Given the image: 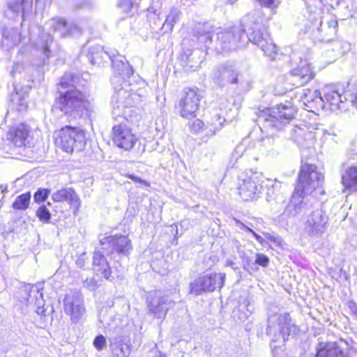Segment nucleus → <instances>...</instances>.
<instances>
[{
	"label": "nucleus",
	"instance_id": "2eb2a0df",
	"mask_svg": "<svg viewBox=\"0 0 357 357\" xmlns=\"http://www.w3.org/2000/svg\"><path fill=\"white\" fill-rule=\"evenodd\" d=\"M184 96L181 98L178 102L180 114L182 117L190 119L195 116L197 111L200 98L197 90L186 88L183 90Z\"/></svg>",
	"mask_w": 357,
	"mask_h": 357
},
{
	"label": "nucleus",
	"instance_id": "052dcab7",
	"mask_svg": "<svg viewBox=\"0 0 357 357\" xmlns=\"http://www.w3.org/2000/svg\"><path fill=\"white\" fill-rule=\"evenodd\" d=\"M89 3V0H85L84 3L83 4L79 5L80 7L84 6L85 4H88Z\"/></svg>",
	"mask_w": 357,
	"mask_h": 357
},
{
	"label": "nucleus",
	"instance_id": "bf43d9fd",
	"mask_svg": "<svg viewBox=\"0 0 357 357\" xmlns=\"http://www.w3.org/2000/svg\"><path fill=\"white\" fill-rule=\"evenodd\" d=\"M155 357H167L165 354H163L161 351H158V354L155 356Z\"/></svg>",
	"mask_w": 357,
	"mask_h": 357
},
{
	"label": "nucleus",
	"instance_id": "c03bdc74",
	"mask_svg": "<svg viewBox=\"0 0 357 357\" xmlns=\"http://www.w3.org/2000/svg\"><path fill=\"white\" fill-rule=\"evenodd\" d=\"M83 286H84V287H85L91 291H94L97 289L98 284H97L96 280L94 278H86L83 282Z\"/></svg>",
	"mask_w": 357,
	"mask_h": 357
},
{
	"label": "nucleus",
	"instance_id": "ea45409f",
	"mask_svg": "<svg viewBox=\"0 0 357 357\" xmlns=\"http://www.w3.org/2000/svg\"><path fill=\"white\" fill-rule=\"evenodd\" d=\"M93 345L98 351L102 350L106 345L105 337L102 335L96 336L93 340Z\"/></svg>",
	"mask_w": 357,
	"mask_h": 357
},
{
	"label": "nucleus",
	"instance_id": "e433bc0d",
	"mask_svg": "<svg viewBox=\"0 0 357 357\" xmlns=\"http://www.w3.org/2000/svg\"><path fill=\"white\" fill-rule=\"evenodd\" d=\"M50 192L47 188H39L33 195L34 202L38 204L45 202Z\"/></svg>",
	"mask_w": 357,
	"mask_h": 357
},
{
	"label": "nucleus",
	"instance_id": "7ed1b4c3",
	"mask_svg": "<svg viewBox=\"0 0 357 357\" xmlns=\"http://www.w3.org/2000/svg\"><path fill=\"white\" fill-rule=\"evenodd\" d=\"M323 182L324 176L317 171L315 165L302 162L298 183L291 199L284 208L283 215L295 216L311 211L312 205L305 199V195L312 194Z\"/></svg>",
	"mask_w": 357,
	"mask_h": 357
},
{
	"label": "nucleus",
	"instance_id": "6e6d98bb",
	"mask_svg": "<svg viewBox=\"0 0 357 357\" xmlns=\"http://www.w3.org/2000/svg\"><path fill=\"white\" fill-rule=\"evenodd\" d=\"M328 24L330 27L335 29V27L337 26V22L335 20H331L328 22Z\"/></svg>",
	"mask_w": 357,
	"mask_h": 357
},
{
	"label": "nucleus",
	"instance_id": "393cba45",
	"mask_svg": "<svg viewBox=\"0 0 357 357\" xmlns=\"http://www.w3.org/2000/svg\"><path fill=\"white\" fill-rule=\"evenodd\" d=\"M317 357H346L342 349L335 342H319L316 347Z\"/></svg>",
	"mask_w": 357,
	"mask_h": 357
},
{
	"label": "nucleus",
	"instance_id": "f257e3e1",
	"mask_svg": "<svg viewBox=\"0 0 357 357\" xmlns=\"http://www.w3.org/2000/svg\"><path fill=\"white\" fill-rule=\"evenodd\" d=\"M259 11H252L241 20V27L234 26L216 33H199L197 39L206 53L217 54L230 52L244 47L248 42L257 45L268 56L272 57L277 52V47L265 33V26L261 24Z\"/></svg>",
	"mask_w": 357,
	"mask_h": 357
},
{
	"label": "nucleus",
	"instance_id": "7c9ffc66",
	"mask_svg": "<svg viewBox=\"0 0 357 357\" xmlns=\"http://www.w3.org/2000/svg\"><path fill=\"white\" fill-rule=\"evenodd\" d=\"M259 1L261 6L268 11V13L265 14L260 9L254 10L259 11V17H261V19L259 17H257V19L259 21L261 20V24H264V21H268L275 13V10L279 5V1L277 0H259Z\"/></svg>",
	"mask_w": 357,
	"mask_h": 357
},
{
	"label": "nucleus",
	"instance_id": "a878e982",
	"mask_svg": "<svg viewBox=\"0 0 357 357\" xmlns=\"http://www.w3.org/2000/svg\"><path fill=\"white\" fill-rule=\"evenodd\" d=\"M114 52H107L101 46L96 45L90 47L87 57L91 64L100 66L110 61L114 56Z\"/></svg>",
	"mask_w": 357,
	"mask_h": 357
},
{
	"label": "nucleus",
	"instance_id": "20e7f679",
	"mask_svg": "<svg viewBox=\"0 0 357 357\" xmlns=\"http://www.w3.org/2000/svg\"><path fill=\"white\" fill-rule=\"evenodd\" d=\"M296 109L290 101H285L273 109L260 111L257 121L265 128L281 129L294 119Z\"/></svg>",
	"mask_w": 357,
	"mask_h": 357
},
{
	"label": "nucleus",
	"instance_id": "f8f14e48",
	"mask_svg": "<svg viewBox=\"0 0 357 357\" xmlns=\"http://www.w3.org/2000/svg\"><path fill=\"white\" fill-rule=\"evenodd\" d=\"M114 70V76L111 79L113 86L129 87L130 84L126 81L133 74V69L126 61L124 56L114 53V56L110 60Z\"/></svg>",
	"mask_w": 357,
	"mask_h": 357
},
{
	"label": "nucleus",
	"instance_id": "5fc2aeb1",
	"mask_svg": "<svg viewBox=\"0 0 357 357\" xmlns=\"http://www.w3.org/2000/svg\"><path fill=\"white\" fill-rule=\"evenodd\" d=\"M322 23V21L321 19H315L314 22H312L313 26L317 28L318 30H319V26H321Z\"/></svg>",
	"mask_w": 357,
	"mask_h": 357
},
{
	"label": "nucleus",
	"instance_id": "ddd939ff",
	"mask_svg": "<svg viewBox=\"0 0 357 357\" xmlns=\"http://www.w3.org/2000/svg\"><path fill=\"white\" fill-rule=\"evenodd\" d=\"M261 181L256 173L241 178L238 186V194L244 201L257 199L261 193Z\"/></svg>",
	"mask_w": 357,
	"mask_h": 357
},
{
	"label": "nucleus",
	"instance_id": "de8ad7c7",
	"mask_svg": "<svg viewBox=\"0 0 357 357\" xmlns=\"http://www.w3.org/2000/svg\"><path fill=\"white\" fill-rule=\"evenodd\" d=\"M119 6L125 10H128L132 7V0H120Z\"/></svg>",
	"mask_w": 357,
	"mask_h": 357
},
{
	"label": "nucleus",
	"instance_id": "c756f323",
	"mask_svg": "<svg viewBox=\"0 0 357 357\" xmlns=\"http://www.w3.org/2000/svg\"><path fill=\"white\" fill-rule=\"evenodd\" d=\"M109 347L114 356L128 357L130 354V347L123 342L121 337H115L110 340Z\"/></svg>",
	"mask_w": 357,
	"mask_h": 357
},
{
	"label": "nucleus",
	"instance_id": "39448f33",
	"mask_svg": "<svg viewBox=\"0 0 357 357\" xmlns=\"http://www.w3.org/2000/svg\"><path fill=\"white\" fill-rule=\"evenodd\" d=\"M298 331V328L293 323L290 314L287 312L275 314L269 317L266 333L272 336V340L278 342L282 338V342H285L290 336L295 335Z\"/></svg>",
	"mask_w": 357,
	"mask_h": 357
},
{
	"label": "nucleus",
	"instance_id": "dca6fc26",
	"mask_svg": "<svg viewBox=\"0 0 357 357\" xmlns=\"http://www.w3.org/2000/svg\"><path fill=\"white\" fill-rule=\"evenodd\" d=\"M324 101L328 102L335 109H347L345 105L347 101V96L342 86L337 84L326 85L322 89Z\"/></svg>",
	"mask_w": 357,
	"mask_h": 357
},
{
	"label": "nucleus",
	"instance_id": "4468645a",
	"mask_svg": "<svg viewBox=\"0 0 357 357\" xmlns=\"http://www.w3.org/2000/svg\"><path fill=\"white\" fill-rule=\"evenodd\" d=\"M328 218L321 208H313L307 216L305 229L311 236L322 234L326 229Z\"/></svg>",
	"mask_w": 357,
	"mask_h": 357
},
{
	"label": "nucleus",
	"instance_id": "37998d69",
	"mask_svg": "<svg viewBox=\"0 0 357 357\" xmlns=\"http://www.w3.org/2000/svg\"><path fill=\"white\" fill-rule=\"evenodd\" d=\"M305 97L308 102H313L317 99L319 100L321 102H324V95L322 96L321 91L319 90H314L312 96L305 94Z\"/></svg>",
	"mask_w": 357,
	"mask_h": 357
},
{
	"label": "nucleus",
	"instance_id": "79ce46f5",
	"mask_svg": "<svg viewBox=\"0 0 357 357\" xmlns=\"http://www.w3.org/2000/svg\"><path fill=\"white\" fill-rule=\"evenodd\" d=\"M189 126L191 131L198 132L203 128L204 123L200 119H197L190 122Z\"/></svg>",
	"mask_w": 357,
	"mask_h": 357
},
{
	"label": "nucleus",
	"instance_id": "58836bf2",
	"mask_svg": "<svg viewBox=\"0 0 357 357\" xmlns=\"http://www.w3.org/2000/svg\"><path fill=\"white\" fill-rule=\"evenodd\" d=\"M28 68H26L22 63H16L13 65V68L10 71V75L14 77L17 74H22L27 70Z\"/></svg>",
	"mask_w": 357,
	"mask_h": 357
},
{
	"label": "nucleus",
	"instance_id": "5701e85b",
	"mask_svg": "<svg viewBox=\"0 0 357 357\" xmlns=\"http://www.w3.org/2000/svg\"><path fill=\"white\" fill-rule=\"evenodd\" d=\"M52 199L55 202H67L70 206L74 207V213L79 210L81 204V201L77 194L70 188L57 190L52 195Z\"/></svg>",
	"mask_w": 357,
	"mask_h": 357
},
{
	"label": "nucleus",
	"instance_id": "2f4dec72",
	"mask_svg": "<svg viewBox=\"0 0 357 357\" xmlns=\"http://www.w3.org/2000/svg\"><path fill=\"white\" fill-rule=\"evenodd\" d=\"M181 14V12L178 8L174 7L171 9L169 14L166 17V20L162 24L165 31H172L173 30L174 24L178 21Z\"/></svg>",
	"mask_w": 357,
	"mask_h": 357
},
{
	"label": "nucleus",
	"instance_id": "9d476101",
	"mask_svg": "<svg viewBox=\"0 0 357 357\" xmlns=\"http://www.w3.org/2000/svg\"><path fill=\"white\" fill-rule=\"evenodd\" d=\"M225 278V273H217L200 276L190 283V293L200 295L203 292L213 291L216 288L221 289L224 285Z\"/></svg>",
	"mask_w": 357,
	"mask_h": 357
},
{
	"label": "nucleus",
	"instance_id": "4be33fe9",
	"mask_svg": "<svg viewBox=\"0 0 357 357\" xmlns=\"http://www.w3.org/2000/svg\"><path fill=\"white\" fill-rule=\"evenodd\" d=\"M93 269L97 275H100L106 280H113L110 266L100 251H95L93 256Z\"/></svg>",
	"mask_w": 357,
	"mask_h": 357
},
{
	"label": "nucleus",
	"instance_id": "0eeeda50",
	"mask_svg": "<svg viewBox=\"0 0 357 357\" xmlns=\"http://www.w3.org/2000/svg\"><path fill=\"white\" fill-rule=\"evenodd\" d=\"M114 93L112 98V113L115 118L127 119L129 108L139 101V96L129 87L114 86Z\"/></svg>",
	"mask_w": 357,
	"mask_h": 357
},
{
	"label": "nucleus",
	"instance_id": "72a5a7b5",
	"mask_svg": "<svg viewBox=\"0 0 357 357\" xmlns=\"http://www.w3.org/2000/svg\"><path fill=\"white\" fill-rule=\"evenodd\" d=\"M36 215L40 221L44 223H49L51 220L52 215L45 205L40 206L36 212Z\"/></svg>",
	"mask_w": 357,
	"mask_h": 357
},
{
	"label": "nucleus",
	"instance_id": "cd10ccee",
	"mask_svg": "<svg viewBox=\"0 0 357 357\" xmlns=\"http://www.w3.org/2000/svg\"><path fill=\"white\" fill-rule=\"evenodd\" d=\"M342 183L345 190L357 192V166L348 167L342 175Z\"/></svg>",
	"mask_w": 357,
	"mask_h": 357
},
{
	"label": "nucleus",
	"instance_id": "aec40b11",
	"mask_svg": "<svg viewBox=\"0 0 357 357\" xmlns=\"http://www.w3.org/2000/svg\"><path fill=\"white\" fill-rule=\"evenodd\" d=\"M293 77V84L296 87L307 84L315 77V72L310 63H305L301 66L294 68L290 72Z\"/></svg>",
	"mask_w": 357,
	"mask_h": 357
},
{
	"label": "nucleus",
	"instance_id": "c85d7f7f",
	"mask_svg": "<svg viewBox=\"0 0 357 357\" xmlns=\"http://www.w3.org/2000/svg\"><path fill=\"white\" fill-rule=\"evenodd\" d=\"M281 185L275 182L267 188L266 199L271 206L282 205L284 203V196L280 190Z\"/></svg>",
	"mask_w": 357,
	"mask_h": 357
},
{
	"label": "nucleus",
	"instance_id": "680f3d73",
	"mask_svg": "<svg viewBox=\"0 0 357 357\" xmlns=\"http://www.w3.org/2000/svg\"><path fill=\"white\" fill-rule=\"evenodd\" d=\"M178 228L176 227V234H175V236L178 234Z\"/></svg>",
	"mask_w": 357,
	"mask_h": 357
},
{
	"label": "nucleus",
	"instance_id": "09e8293b",
	"mask_svg": "<svg viewBox=\"0 0 357 357\" xmlns=\"http://www.w3.org/2000/svg\"><path fill=\"white\" fill-rule=\"evenodd\" d=\"M87 260V257L85 253L79 255L76 259V264L79 268H84L86 264V261Z\"/></svg>",
	"mask_w": 357,
	"mask_h": 357
},
{
	"label": "nucleus",
	"instance_id": "f03ea898",
	"mask_svg": "<svg viewBox=\"0 0 357 357\" xmlns=\"http://www.w3.org/2000/svg\"><path fill=\"white\" fill-rule=\"evenodd\" d=\"M77 76L65 73L61 78L59 97L53 108L59 109L68 121L86 119L94 114L93 103L90 96L75 86Z\"/></svg>",
	"mask_w": 357,
	"mask_h": 357
},
{
	"label": "nucleus",
	"instance_id": "8fccbe9b",
	"mask_svg": "<svg viewBox=\"0 0 357 357\" xmlns=\"http://www.w3.org/2000/svg\"><path fill=\"white\" fill-rule=\"evenodd\" d=\"M52 38L50 36H49L48 39L47 40H45V43L43 46V52L47 59L49 58V52H50V45L52 43Z\"/></svg>",
	"mask_w": 357,
	"mask_h": 357
},
{
	"label": "nucleus",
	"instance_id": "49530a36",
	"mask_svg": "<svg viewBox=\"0 0 357 357\" xmlns=\"http://www.w3.org/2000/svg\"><path fill=\"white\" fill-rule=\"evenodd\" d=\"M262 145L267 149H271L275 144V139L273 137L267 136L261 139Z\"/></svg>",
	"mask_w": 357,
	"mask_h": 357
},
{
	"label": "nucleus",
	"instance_id": "b1692460",
	"mask_svg": "<svg viewBox=\"0 0 357 357\" xmlns=\"http://www.w3.org/2000/svg\"><path fill=\"white\" fill-rule=\"evenodd\" d=\"M8 139L17 147L26 146L30 144L29 130L26 125L21 124L9 131Z\"/></svg>",
	"mask_w": 357,
	"mask_h": 357
},
{
	"label": "nucleus",
	"instance_id": "f704fd0d",
	"mask_svg": "<svg viewBox=\"0 0 357 357\" xmlns=\"http://www.w3.org/2000/svg\"><path fill=\"white\" fill-rule=\"evenodd\" d=\"M1 34L2 37L7 40L8 41H10L11 43H15L17 36L18 34L17 29L15 28H9L7 26H3L1 28Z\"/></svg>",
	"mask_w": 357,
	"mask_h": 357
},
{
	"label": "nucleus",
	"instance_id": "9b49d317",
	"mask_svg": "<svg viewBox=\"0 0 357 357\" xmlns=\"http://www.w3.org/2000/svg\"><path fill=\"white\" fill-rule=\"evenodd\" d=\"M63 303L64 312L70 317L72 323H79L86 312L82 294L76 290L70 291L65 295Z\"/></svg>",
	"mask_w": 357,
	"mask_h": 357
},
{
	"label": "nucleus",
	"instance_id": "3c124183",
	"mask_svg": "<svg viewBox=\"0 0 357 357\" xmlns=\"http://www.w3.org/2000/svg\"><path fill=\"white\" fill-rule=\"evenodd\" d=\"M128 177L135 183H139L145 186H149V183L146 181L143 180L137 176L129 175Z\"/></svg>",
	"mask_w": 357,
	"mask_h": 357
},
{
	"label": "nucleus",
	"instance_id": "603ef678",
	"mask_svg": "<svg viewBox=\"0 0 357 357\" xmlns=\"http://www.w3.org/2000/svg\"><path fill=\"white\" fill-rule=\"evenodd\" d=\"M349 308L357 317V305L354 302L351 301L349 303Z\"/></svg>",
	"mask_w": 357,
	"mask_h": 357
},
{
	"label": "nucleus",
	"instance_id": "1a4fd4ad",
	"mask_svg": "<svg viewBox=\"0 0 357 357\" xmlns=\"http://www.w3.org/2000/svg\"><path fill=\"white\" fill-rule=\"evenodd\" d=\"M146 303L149 314L156 319H164L174 301L161 290H153L146 294Z\"/></svg>",
	"mask_w": 357,
	"mask_h": 357
},
{
	"label": "nucleus",
	"instance_id": "bb28decb",
	"mask_svg": "<svg viewBox=\"0 0 357 357\" xmlns=\"http://www.w3.org/2000/svg\"><path fill=\"white\" fill-rule=\"evenodd\" d=\"M29 304H33L37 307L36 313L40 315L46 316L47 308L44 307L45 301L43 293L38 286H32L26 298Z\"/></svg>",
	"mask_w": 357,
	"mask_h": 357
},
{
	"label": "nucleus",
	"instance_id": "6e6552de",
	"mask_svg": "<svg viewBox=\"0 0 357 357\" xmlns=\"http://www.w3.org/2000/svg\"><path fill=\"white\" fill-rule=\"evenodd\" d=\"M210 77L217 86L222 88L227 84H240L243 73L236 62L227 61L215 66L211 70Z\"/></svg>",
	"mask_w": 357,
	"mask_h": 357
},
{
	"label": "nucleus",
	"instance_id": "13d9d810",
	"mask_svg": "<svg viewBox=\"0 0 357 357\" xmlns=\"http://www.w3.org/2000/svg\"><path fill=\"white\" fill-rule=\"evenodd\" d=\"M241 229H245V231H250L251 233V231H253L252 229L249 228L246 225L241 224Z\"/></svg>",
	"mask_w": 357,
	"mask_h": 357
},
{
	"label": "nucleus",
	"instance_id": "f3484780",
	"mask_svg": "<svg viewBox=\"0 0 357 357\" xmlns=\"http://www.w3.org/2000/svg\"><path fill=\"white\" fill-rule=\"evenodd\" d=\"M114 143L126 151L131 149L137 142L135 135L124 125H116L112 128Z\"/></svg>",
	"mask_w": 357,
	"mask_h": 357
},
{
	"label": "nucleus",
	"instance_id": "e2e57ef3",
	"mask_svg": "<svg viewBox=\"0 0 357 357\" xmlns=\"http://www.w3.org/2000/svg\"><path fill=\"white\" fill-rule=\"evenodd\" d=\"M215 117H216V120H217V121L220 119V116H216Z\"/></svg>",
	"mask_w": 357,
	"mask_h": 357
},
{
	"label": "nucleus",
	"instance_id": "412c9836",
	"mask_svg": "<svg viewBox=\"0 0 357 357\" xmlns=\"http://www.w3.org/2000/svg\"><path fill=\"white\" fill-rule=\"evenodd\" d=\"M32 8L31 0H8L6 3V9L3 11L5 17L8 19H15L20 13L24 16L26 10H29Z\"/></svg>",
	"mask_w": 357,
	"mask_h": 357
},
{
	"label": "nucleus",
	"instance_id": "864d4df0",
	"mask_svg": "<svg viewBox=\"0 0 357 357\" xmlns=\"http://www.w3.org/2000/svg\"><path fill=\"white\" fill-rule=\"evenodd\" d=\"M251 234L259 243H260L261 245L263 244L264 240L261 236L257 234L255 231H251Z\"/></svg>",
	"mask_w": 357,
	"mask_h": 357
},
{
	"label": "nucleus",
	"instance_id": "a211bd4d",
	"mask_svg": "<svg viewBox=\"0 0 357 357\" xmlns=\"http://www.w3.org/2000/svg\"><path fill=\"white\" fill-rule=\"evenodd\" d=\"M50 26L59 33L61 38L75 37L82 34V29L74 23L68 24L62 18H53L49 22Z\"/></svg>",
	"mask_w": 357,
	"mask_h": 357
},
{
	"label": "nucleus",
	"instance_id": "c9c22d12",
	"mask_svg": "<svg viewBox=\"0 0 357 357\" xmlns=\"http://www.w3.org/2000/svg\"><path fill=\"white\" fill-rule=\"evenodd\" d=\"M254 308L249 303H246L243 309H239L236 313L238 314V319L241 321H245L252 314Z\"/></svg>",
	"mask_w": 357,
	"mask_h": 357
},
{
	"label": "nucleus",
	"instance_id": "473e14b6",
	"mask_svg": "<svg viewBox=\"0 0 357 357\" xmlns=\"http://www.w3.org/2000/svg\"><path fill=\"white\" fill-rule=\"evenodd\" d=\"M31 197L30 192L18 195L13 202L12 207L15 210L25 211L29 207Z\"/></svg>",
	"mask_w": 357,
	"mask_h": 357
},
{
	"label": "nucleus",
	"instance_id": "a19ab883",
	"mask_svg": "<svg viewBox=\"0 0 357 357\" xmlns=\"http://www.w3.org/2000/svg\"><path fill=\"white\" fill-rule=\"evenodd\" d=\"M269 263V259L268 257L263 254H257L256 255V259L255 261V264H258L261 266L262 267H266L268 266Z\"/></svg>",
	"mask_w": 357,
	"mask_h": 357
},
{
	"label": "nucleus",
	"instance_id": "423d86ee",
	"mask_svg": "<svg viewBox=\"0 0 357 357\" xmlns=\"http://www.w3.org/2000/svg\"><path fill=\"white\" fill-rule=\"evenodd\" d=\"M55 143L66 153L80 151L85 145V133L79 128L66 126L56 132Z\"/></svg>",
	"mask_w": 357,
	"mask_h": 357
},
{
	"label": "nucleus",
	"instance_id": "4d7b16f0",
	"mask_svg": "<svg viewBox=\"0 0 357 357\" xmlns=\"http://www.w3.org/2000/svg\"><path fill=\"white\" fill-rule=\"evenodd\" d=\"M226 265L232 267L233 269H234V270L236 269V268L234 266V263L231 260H227L226 262Z\"/></svg>",
	"mask_w": 357,
	"mask_h": 357
},
{
	"label": "nucleus",
	"instance_id": "6ab92c4d",
	"mask_svg": "<svg viewBox=\"0 0 357 357\" xmlns=\"http://www.w3.org/2000/svg\"><path fill=\"white\" fill-rule=\"evenodd\" d=\"M102 245L109 244L119 254L128 255L132 250L130 240L126 236H109L100 240Z\"/></svg>",
	"mask_w": 357,
	"mask_h": 357
},
{
	"label": "nucleus",
	"instance_id": "4c0bfd02",
	"mask_svg": "<svg viewBox=\"0 0 357 357\" xmlns=\"http://www.w3.org/2000/svg\"><path fill=\"white\" fill-rule=\"evenodd\" d=\"M222 127V122L219 121L217 124L216 123L212 122L210 126H206L205 128L206 135L213 136L216 133V131L220 130Z\"/></svg>",
	"mask_w": 357,
	"mask_h": 357
},
{
	"label": "nucleus",
	"instance_id": "a18cd8bd",
	"mask_svg": "<svg viewBox=\"0 0 357 357\" xmlns=\"http://www.w3.org/2000/svg\"><path fill=\"white\" fill-rule=\"evenodd\" d=\"M255 264L252 262L248 257H246L243 259V268L247 271L248 273H251L252 271H255Z\"/></svg>",
	"mask_w": 357,
	"mask_h": 357
}]
</instances>
